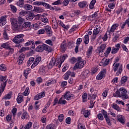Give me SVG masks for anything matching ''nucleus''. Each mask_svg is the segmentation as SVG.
<instances>
[{"instance_id": "4", "label": "nucleus", "mask_w": 129, "mask_h": 129, "mask_svg": "<svg viewBox=\"0 0 129 129\" xmlns=\"http://www.w3.org/2000/svg\"><path fill=\"white\" fill-rule=\"evenodd\" d=\"M24 34H21L18 35H16L13 39V42L16 44H20L22 42H24Z\"/></svg>"}, {"instance_id": "43", "label": "nucleus", "mask_w": 129, "mask_h": 129, "mask_svg": "<svg viewBox=\"0 0 129 129\" xmlns=\"http://www.w3.org/2000/svg\"><path fill=\"white\" fill-rule=\"evenodd\" d=\"M67 103V101L65 100L62 99V97L60 98L58 101V104H66Z\"/></svg>"}, {"instance_id": "3", "label": "nucleus", "mask_w": 129, "mask_h": 129, "mask_svg": "<svg viewBox=\"0 0 129 129\" xmlns=\"http://www.w3.org/2000/svg\"><path fill=\"white\" fill-rule=\"evenodd\" d=\"M120 95L122 99L125 100L128 98V96H127V91L124 88H120L119 89Z\"/></svg>"}, {"instance_id": "31", "label": "nucleus", "mask_w": 129, "mask_h": 129, "mask_svg": "<svg viewBox=\"0 0 129 129\" xmlns=\"http://www.w3.org/2000/svg\"><path fill=\"white\" fill-rule=\"evenodd\" d=\"M31 73V69L30 68H27L26 70H25L24 72V76H25V77L26 78H27L28 77V75Z\"/></svg>"}, {"instance_id": "46", "label": "nucleus", "mask_w": 129, "mask_h": 129, "mask_svg": "<svg viewBox=\"0 0 129 129\" xmlns=\"http://www.w3.org/2000/svg\"><path fill=\"white\" fill-rule=\"evenodd\" d=\"M28 14V12L26 11L22 10L19 13L20 17H24V16H26Z\"/></svg>"}, {"instance_id": "61", "label": "nucleus", "mask_w": 129, "mask_h": 129, "mask_svg": "<svg viewBox=\"0 0 129 129\" xmlns=\"http://www.w3.org/2000/svg\"><path fill=\"white\" fill-rule=\"evenodd\" d=\"M58 120L59 121H63V119H64V115L63 114H60L58 117Z\"/></svg>"}, {"instance_id": "32", "label": "nucleus", "mask_w": 129, "mask_h": 129, "mask_svg": "<svg viewBox=\"0 0 129 129\" xmlns=\"http://www.w3.org/2000/svg\"><path fill=\"white\" fill-rule=\"evenodd\" d=\"M111 107L115 109V110H117V111H119V110H120V108L116 104H112Z\"/></svg>"}, {"instance_id": "13", "label": "nucleus", "mask_w": 129, "mask_h": 129, "mask_svg": "<svg viewBox=\"0 0 129 129\" xmlns=\"http://www.w3.org/2000/svg\"><path fill=\"white\" fill-rule=\"evenodd\" d=\"M45 97V93L41 92L38 94L36 95L34 97L35 100H39V99H41V98H43V97Z\"/></svg>"}, {"instance_id": "48", "label": "nucleus", "mask_w": 129, "mask_h": 129, "mask_svg": "<svg viewBox=\"0 0 129 129\" xmlns=\"http://www.w3.org/2000/svg\"><path fill=\"white\" fill-rule=\"evenodd\" d=\"M82 98L83 102H86L87 101V93H85L82 96Z\"/></svg>"}, {"instance_id": "59", "label": "nucleus", "mask_w": 129, "mask_h": 129, "mask_svg": "<svg viewBox=\"0 0 129 129\" xmlns=\"http://www.w3.org/2000/svg\"><path fill=\"white\" fill-rule=\"evenodd\" d=\"M45 33V29H41L39 30L37 32V34L38 35H42L43 34Z\"/></svg>"}, {"instance_id": "14", "label": "nucleus", "mask_w": 129, "mask_h": 129, "mask_svg": "<svg viewBox=\"0 0 129 129\" xmlns=\"http://www.w3.org/2000/svg\"><path fill=\"white\" fill-rule=\"evenodd\" d=\"M72 17H79V16H81L82 15V12L80 11V10H75L72 13Z\"/></svg>"}, {"instance_id": "45", "label": "nucleus", "mask_w": 129, "mask_h": 129, "mask_svg": "<svg viewBox=\"0 0 129 129\" xmlns=\"http://www.w3.org/2000/svg\"><path fill=\"white\" fill-rule=\"evenodd\" d=\"M122 72V65H121L119 67V69L116 73V75L117 76H118V75H119Z\"/></svg>"}, {"instance_id": "23", "label": "nucleus", "mask_w": 129, "mask_h": 129, "mask_svg": "<svg viewBox=\"0 0 129 129\" xmlns=\"http://www.w3.org/2000/svg\"><path fill=\"white\" fill-rule=\"evenodd\" d=\"M45 31L47 33V34L49 37L52 35V30H51V28L49 26H46L45 28Z\"/></svg>"}, {"instance_id": "49", "label": "nucleus", "mask_w": 129, "mask_h": 129, "mask_svg": "<svg viewBox=\"0 0 129 129\" xmlns=\"http://www.w3.org/2000/svg\"><path fill=\"white\" fill-rule=\"evenodd\" d=\"M127 80V77L124 76L121 78L120 82L121 84H123L124 83H125Z\"/></svg>"}, {"instance_id": "16", "label": "nucleus", "mask_w": 129, "mask_h": 129, "mask_svg": "<svg viewBox=\"0 0 129 129\" xmlns=\"http://www.w3.org/2000/svg\"><path fill=\"white\" fill-rule=\"evenodd\" d=\"M7 16H3L0 19V26H5V24H7Z\"/></svg>"}, {"instance_id": "39", "label": "nucleus", "mask_w": 129, "mask_h": 129, "mask_svg": "<svg viewBox=\"0 0 129 129\" xmlns=\"http://www.w3.org/2000/svg\"><path fill=\"white\" fill-rule=\"evenodd\" d=\"M55 124L51 123L46 126V129H55Z\"/></svg>"}, {"instance_id": "29", "label": "nucleus", "mask_w": 129, "mask_h": 129, "mask_svg": "<svg viewBox=\"0 0 129 129\" xmlns=\"http://www.w3.org/2000/svg\"><path fill=\"white\" fill-rule=\"evenodd\" d=\"M34 11L37 13H44V9L41 7H34Z\"/></svg>"}, {"instance_id": "51", "label": "nucleus", "mask_w": 129, "mask_h": 129, "mask_svg": "<svg viewBox=\"0 0 129 129\" xmlns=\"http://www.w3.org/2000/svg\"><path fill=\"white\" fill-rule=\"evenodd\" d=\"M1 47L5 49H8L10 48V45H9L8 43H5L2 44V45H1Z\"/></svg>"}, {"instance_id": "55", "label": "nucleus", "mask_w": 129, "mask_h": 129, "mask_svg": "<svg viewBox=\"0 0 129 129\" xmlns=\"http://www.w3.org/2000/svg\"><path fill=\"white\" fill-rule=\"evenodd\" d=\"M41 21L42 22H43V23H45V24L48 23V19L45 16H43L41 17Z\"/></svg>"}, {"instance_id": "42", "label": "nucleus", "mask_w": 129, "mask_h": 129, "mask_svg": "<svg viewBox=\"0 0 129 129\" xmlns=\"http://www.w3.org/2000/svg\"><path fill=\"white\" fill-rule=\"evenodd\" d=\"M30 93V91L29 90V87H27L24 91V92L23 93V95L24 96H27V95H29Z\"/></svg>"}, {"instance_id": "64", "label": "nucleus", "mask_w": 129, "mask_h": 129, "mask_svg": "<svg viewBox=\"0 0 129 129\" xmlns=\"http://www.w3.org/2000/svg\"><path fill=\"white\" fill-rule=\"evenodd\" d=\"M17 108H14L12 110V112L13 114V116H16V115H17Z\"/></svg>"}, {"instance_id": "57", "label": "nucleus", "mask_w": 129, "mask_h": 129, "mask_svg": "<svg viewBox=\"0 0 129 129\" xmlns=\"http://www.w3.org/2000/svg\"><path fill=\"white\" fill-rule=\"evenodd\" d=\"M34 44V42L32 41H28L26 43H25L24 46L27 47L28 46H30V45H33Z\"/></svg>"}, {"instance_id": "33", "label": "nucleus", "mask_w": 129, "mask_h": 129, "mask_svg": "<svg viewBox=\"0 0 129 129\" xmlns=\"http://www.w3.org/2000/svg\"><path fill=\"white\" fill-rule=\"evenodd\" d=\"M70 74H71V72H70V71H68V72L64 75L63 79H64V80H68V79H69V76H70Z\"/></svg>"}, {"instance_id": "41", "label": "nucleus", "mask_w": 129, "mask_h": 129, "mask_svg": "<svg viewBox=\"0 0 129 129\" xmlns=\"http://www.w3.org/2000/svg\"><path fill=\"white\" fill-rule=\"evenodd\" d=\"M0 70L1 71H6L7 70V66L5 64H0Z\"/></svg>"}, {"instance_id": "36", "label": "nucleus", "mask_w": 129, "mask_h": 129, "mask_svg": "<svg viewBox=\"0 0 129 129\" xmlns=\"http://www.w3.org/2000/svg\"><path fill=\"white\" fill-rule=\"evenodd\" d=\"M113 66H114L113 70L114 72H116L117 71V69H118V67H119V63H114L113 64Z\"/></svg>"}, {"instance_id": "2", "label": "nucleus", "mask_w": 129, "mask_h": 129, "mask_svg": "<svg viewBox=\"0 0 129 129\" xmlns=\"http://www.w3.org/2000/svg\"><path fill=\"white\" fill-rule=\"evenodd\" d=\"M85 64V60L83 59L81 57H78L77 58V62L75 63L74 67V70H77V69H82L84 67Z\"/></svg>"}, {"instance_id": "24", "label": "nucleus", "mask_w": 129, "mask_h": 129, "mask_svg": "<svg viewBox=\"0 0 129 129\" xmlns=\"http://www.w3.org/2000/svg\"><path fill=\"white\" fill-rule=\"evenodd\" d=\"M24 9L26 11H31V10H33V6L29 4H25L24 6Z\"/></svg>"}, {"instance_id": "37", "label": "nucleus", "mask_w": 129, "mask_h": 129, "mask_svg": "<svg viewBox=\"0 0 129 129\" xmlns=\"http://www.w3.org/2000/svg\"><path fill=\"white\" fill-rule=\"evenodd\" d=\"M12 97V92L5 95L3 99H11Z\"/></svg>"}, {"instance_id": "6", "label": "nucleus", "mask_w": 129, "mask_h": 129, "mask_svg": "<svg viewBox=\"0 0 129 129\" xmlns=\"http://www.w3.org/2000/svg\"><path fill=\"white\" fill-rule=\"evenodd\" d=\"M100 33V26H96L95 27V29L93 31V36H92V39L93 40H95L96 38V35H98Z\"/></svg>"}, {"instance_id": "22", "label": "nucleus", "mask_w": 129, "mask_h": 129, "mask_svg": "<svg viewBox=\"0 0 129 129\" xmlns=\"http://www.w3.org/2000/svg\"><path fill=\"white\" fill-rule=\"evenodd\" d=\"M52 26L53 29H57L58 28V23H57V20H56V19H53L52 20Z\"/></svg>"}, {"instance_id": "35", "label": "nucleus", "mask_w": 129, "mask_h": 129, "mask_svg": "<svg viewBox=\"0 0 129 129\" xmlns=\"http://www.w3.org/2000/svg\"><path fill=\"white\" fill-rule=\"evenodd\" d=\"M96 3V0H92L89 6L91 10H92V9L94 8V5H95Z\"/></svg>"}, {"instance_id": "15", "label": "nucleus", "mask_w": 129, "mask_h": 129, "mask_svg": "<svg viewBox=\"0 0 129 129\" xmlns=\"http://www.w3.org/2000/svg\"><path fill=\"white\" fill-rule=\"evenodd\" d=\"M25 57H26V56L24 54H21L19 56L17 60L19 65H21V64L23 63V61H24Z\"/></svg>"}, {"instance_id": "20", "label": "nucleus", "mask_w": 129, "mask_h": 129, "mask_svg": "<svg viewBox=\"0 0 129 129\" xmlns=\"http://www.w3.org/2000/svg\"><path fill=\"white\" fill-rule=\"evenodd\" d=\"M87 2L83 1L78 3V6L80 9H83V8H85L86 6H87Z\"/></svg>"}, {"instance_id": "47", "label": "nucleus", "mask_w": 129, "mask_h": 129, "mask_svg": "<svg viewBox=\"0 0 129 129\" xmlns=\"http://www.w3.org/2000/svg\"><path fill=\"white\" fill-rule=\"evenodd\" d=\"M33 123L32 122H29L25 126L24 129H29L31 128Z\"/></svg>"}, {"instance_id": "50", "label": "nucleus", "mask_w": 129, "mask_h": 129, "mask_svg": "<svg viewBox=\"0 0 129 129\" xmlns=\"http://www.w3.org/2000/svg\"><path fill=\"white\" fill-rule=\"evenodd\" d=\"M24 3L25 2H23V1L19 0L16 3V5L18 6V7H20V8H22L24 6Z\"/></svg>"}, {"instance_id": "54", "label": "nucleus", "mask_w": 129, "mask_h": 129, "mask_svg": "<svg viewBox=\"0 0 129 129\" xmlns=\"http://www.w3.org/2000/svg\"><path fill=\"white\" fill-rule=\"evenodd\" d=\"M89 18L90 19H92V20H95V19H96V18H97V13H94V14H93L92 15L90 16L89 17Z\"/></svg>"}, {"instance_id": "58", "label": "nucleus", "mask_w": 129, "mask_h": 129, "mask_svg": "<svg viewBox=\"0 0 129 129\" xmlns=\"http://www.w3.org/2000/svg\"><path fill=\"white\" fill-rule=\"evenodd\" d=\"M41 6H43L46 9H50V5H49L46 3L42 2Z\"/></svg>"}, {"instance_id": "52", "label": "nucleus", "mask_w": 129, "mask_h": 129, "mask_svg": "<svg viewBox=\"0 0 129 129\" xmlns=\"http://www.w3.org/2000/svg\"><path fill=\"white\" fill-rule=\"evenodd\" d=\"M113 96L114 97H120V92L119 91L117 90L115 92V93H114L113 94Z\"/></svg>"}, {"instance_id": "8", "label": "nucleus", "mask_w": 129, "mask_h": 129, "mask_svg": "<svg viewBox=\"0 0 129 129\" xmlns=\"http://www.w3.org/2000/svg\"><path fill=\"white\" fill-rule=\"evenodd\" d=\"M102 114L104 115V117L108 125H111V123H110V119L109 117L107 115V113L104 110H103Z\"/></svg>"}, {"instance_id": "18", "label": "nucleus", "mask_w": 129, "mask_h": 129, "mask_svg": "<svg viewBox=\"0 0 129 129\" xmlns=\"http://www.w3.org/2000/svg\"><path fill=\"white\" fill-rule=\"evenodd\" d=\"M117 119L121 123H124V117L121 115H117Z\"/></svg>"}, {"instance_id": "25", "label": "nucleus", "mask_w": 129, "mask_h": 129, "mask_svg": "<svg viewBox=\"0 0 129 129\" xmlns=\"http://www.w3.org/2000/svg\"><path fill=\"white\" fill-rule=\"evenodd\" d=\"M60 62L61 59H59V58L54 59V66H58V68H61Z\"/></svg>"}, {"instance_id": "30", "label": "nucleus", "mask_w": 129, "mask_h": 129, "mask_svg": "<svg viewBox=\"0 0 129 129\" xmlns=\"http://www.w3.org/2000/svg\"><path fill=\"white\" fill-rule=\"evenodd\" d=\"M93 50V47L90 46L87 51V56H88V57H89L91 55V54H92Z\"/></svg>"}, {"instance_id": "27", "label": "nucleus", "mask_w": 129, "mask_h": 129, "mask_svg": "<svg viewBox=\"0 0 129 129\" xmlns=\"http://www.w3.org/2000/svg\"><path fill=\"white\" fill-rule=\"evenodd\" d=\"M21 93H19L18 96L16 100L18 103H21V102H22V101L24 100L23 96L21 95Z\"/></svg>"}, {"instance_id": "10", "label": "nucleus", "mask_w": 129, "mask_h": 129, "mask_svg": "<svg viewBox=\"0 0 129 129\" xmlns=\"http://www.w3.org/2000/svg\"><path fill=\"white\" fill-rule=\"evenodd\" d=\"M115 47H113L111 51V54H116L117 52L119 51V48H120V44L118 43L115 45Z\"/></svg>"}, {"instance_id": "7", "label": "nucleus", "mask_w": 129, "mask_h": 129, "mask_svg": "<svg viewBox=\"0 0 129 129\" xmlns=\"http://www.w3.org/2000/svg\"><path fill=\"white\" fill-rule=\"evenodd\" d=\"M106 73V70L103 69L102 71L100 72V73L97 75V80H101L104 76H105V74Z\"/></svg>"}, {"instance_id": "44", "label": "nucleus", "mask_w": 129, "mask_h": 129, "mask_svg": "<svg viewBox=\"0 0 129 129\" xmlns=\"http://www.w3.org/2000/svg\"><path fill=\"white\" fill-rule=\"evenodd\" d=\"M34 60L35 58L34 57H30L27 62V66H30Z\"/></svg>"}, {"instance_id": "26", "label": "nucleus", "mask_w": 129, "mask_h": 129, "mask_svg": "<svg viewBox=\"0 0 129 129\" xmlns=\"http://www.w3.org/2000/svg\"><path fill=\"white\" fill-rule=\"evenodd\" d=\"M43 50H45V51H47V52H52V48H51L48 45H47V44H43Z\"/></svg>"}, {"instance_id": "60", "label": "nucleus", "mask_w": 129, "mask_h": 129, "mask_svg": "<svg viewBox=\"0 0 129 129\" xmlns=\"http://www.w3.org/2000/svg\"><path fill=\"white\" fill-rule=\"evenodd\" d=\"M27 116H28V113L27 112H25L22 114L21 116V118L22 119H25V118H27Z\"/></svg>"}, {"instance_id": "28", "label": "nucleus", "mask_w": 129, "mask_h": 129, "mask_svg": "<svg viewBox=\"0 0 129 129\" xmlns=\"http://www.w3.org/2000/svg\"><path fill=\"white\" fill-rule=\"evenodd\" d=\"M35 18V15L33 13L29 14L26 16V19L28 21H32Z\"/></svg>"}, {"instance_id": "17", "label": "nucleus", "mask_w": 129, "mask_h": 129, "mask_svg": "<svg viewBox=\"0 0 129 129\" xmlns=\"http://www.w3.org/2000/svg\"><path fill=\"white\" fill-rule=\"evenodd\" d=\"M88 74H89V71L86 70L82 73L81 76L83 79H84L88 76Z\"/></svg>"}, {"instance_id": "11", "label": "nucleus", "mask_w": 129, "mask_h": 129, "mask_svg": "<svg viewBox=\"0 0 129 129\" xmlns=\"http://www.w3.org/2000/svg\"><path fill=\"white\" fill-rule=\"evenodd\" d=\"M92 34V32L91 31H89L88 35H85L84 39V42L86 45H87L88 43H89V35Z\"/></svg>"}, {"instance_id": "5", "label": "nucleus", "mask_w": 129, "mask_h": 129, "mask_svg": "<svg viewBox=\"0 0 129 129\" xmlns=\"http://www.w3.org/2000/svg\"><path fill=\"white\" fill-rule=\"evenodd\" d=\"M62 96H63V98L64 99H66V100H71V99L75 98V96L71 94L69 91L66 92Z\"/></svg>"}, {"instance_id": "63", "label": "nucleus", "mask_w": 129, "mask_h": 129, "mask_svg": "<svg viewBox=\"0 0 129 129\" xmlns=\"http://www.w3.org/2000/svg\"><path fill=\"white\" fill-rule=\"evenodd\" d=\"M97 117L100 120H103V119H104V118H103V116L101 113H99L97 115Z\"/></svg>"}, {"instance_id": "40", "label": "nucleus", "mask_w": 129, "mask_h": 129, "mask_svg": "<svg viewBox=\"0 0 129 129\" xmlns=\"http://www.w3.org/2000/svg\"><path fill=\"white\" fill-rule=\"evenodd\" d=\"M82 112H83V114L85 117H88L89 112V111L88 110H85L84 109H82Z\"/></svg>"}, {"instance_id": "9", "label": "nucleus", "mask_w": 129, "mask_h": 129, "mask_svg": "<svg viewBox=\"0 0 129 129\" xmlns=\"http://www.w3.org/2000/svg\"><path fill=\"white\" fill-rule=\"evenodd\" d=\"M119 26V25L117 23L113 24L111 27L110 29L107 31V33H109V34H110V33H114V31L116 30V28H118Z\"/></svg>"}, {"instance_id": "34", "label": "nucleus", "mask_w": 129, "mask_h": 129, "mask_svg": "<svg viewBox=\"0 0 129 129\" xmlns=\"http://www.w3.org/2000/svg\"><path fill=\"white\" fill-rule=\"evenodd\" d=\"M36 52H43V45H38L36 49Z\"/></svg>"}, {"instance_id": "12", "label": "nucleus", "mask_w": 129, "mask_h": 129, "mask_svg": "<svg viewBox=\"0 0 129 129\" xmlns=\"http://www.w3.org/2000/svg\"><path fill=\"white\" fill-rule=\"evenodd\" d=\"M7 82L8 81H6L5 82L1 83V89H0V95H2L3 92L5 91V88H6V86H7Z\"/></svg>"}, {"instance_id": "21", "label": "nucleus", "mask_w": 129, "mask_h": 129, "mask_svg": "<svg viewBox=\"0 0 129 129\" xmlns=\"http://www.w3.org/2000/svg\"><path fill=\"white\" fill-rule=\"evenodd\" d=\"M55 66V58L53 57L50 60V62L48 64V68L51 69L53 68V67Z\"/></svg>"}, {"instance_id": "62", "label": "nucleus", "mask_w": 129, "mask_h": 129, "mask_svg": "<svg viewBox=\"0 0 129 129\" xmlns=\"http://www.w3.org/2000/svg\"><path fill=\"white\" fill-rule=\"evenodd\" d=\"M10 7L11 8V10L13 13H17V8L15 6L13 5H10Z\"/></svg>"}, {"instance_id": "1", "label": "nucleus", "mask_w": 129, "mask_h": 129, "mask_svg": "<svg viewBox=\"0 0 129 129\" xmlns=\"http://www.w3.org/2000/svg\"><path fill=\"white\" fill-rule=\"evenodd\" d=\"M10 21L12 25V28L14 31H22L24 29L31 30L33 28V26L30 22H25V19L18 17V18H11ZM24 24L22 25V24Z\"/></svg>"}, {"instance_id": "19", "label": "nucleus", "mask_w": 129, "mask_h": 129, "mask_svg": "<svg viewBox=\"0 0 129 129\" xmlns=\"http://www.w3.org/2000/svg\"><path fill=\"white\" fill-rule=\"evenodd\" d=\"M65 41H63L60 45V50L61 52H62V53H64L65 50L67 49V46H66V43H65Z\"/></svg>"}, {"instance_id": "38", "label": "nucleus", "mask_w": 129, "mask_h": 129, "mask_svg": "<svg viewBox=\"0 0 129 129\" xmlns=\"http://www.w3.org/2000/svg\"><path fill=\"white\" fill-rule=\"evenodd\" d=\"M3 38L5 40H9V35H8V32H7L6 30H4Z\"/></svg>"}, {"instance_id": "56", "label": "nucleus", "mask_w": 129, "mask_h": 129, "mask_svg": "<svg viewBox=\"0 0 129 129\" xmlns=\"http://www.w3.org/2000/svg\"><path fill=\"white\" fill-rule=\"evenodd\" d=\"M105 48H106V45L105 44H102L100 47L99 48V50H100L101 51H104L105 49Z\"/></svg>"}, {"instance_id": "53", "label": "nucleus", "mask_w": 129, "mask_h": 129, "mask_svg": "<svg viewBox=\"0 0 129 129\" xmlns=\"http://www.w3.org/2000/svg\"><path fill=\"white\" fill-rule=\"evenodd\" d=\"M70 62L72 64H74L77 62V59L75 57H72L71 59H70Z\"/></svg>"}]
</instances>
